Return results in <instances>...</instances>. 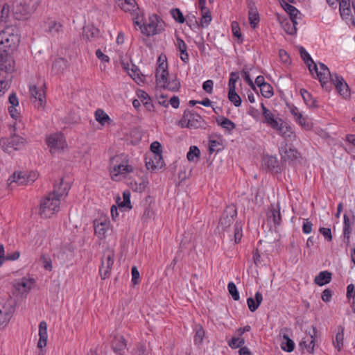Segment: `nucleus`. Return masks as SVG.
<instances>
[{"mask_svg": "<svg viewBox=\"0 0 355 355\" xmlns=\"http://www.w3.org/2000/svg\"><path fill=\"white\" fill-rule=\"evenodd\" d=\"M155 78L157 85L159 87L176 92L180 87V82L175 76L168 78L167 59L164 54L158 57Z\"/></svg>", "mask_w": 355, "mask_h": 355, "instance_id": "obj_1", "label": "nucleus"}, {"mask_svg": "<svg viewBox=\"0 0 355 355\" xmlns=\"http://www.w3.org/2000/svg\"><path fill=\"white\" fill-rule=\"evenodd\" d=\"M134 167L130 164L128 155L120 153L112 157L110 159L109 172L111 179L121 181L128 175L133 173Z\"/></svg>", "mask_w": 355, "mask_h": 355, "instance_id": "obj_2", "label": "nucleus"}, {"mask_svg": "<svg viewBox=\"0 0 355 355\" xmlns=\"http://www.w3.org/2000/svg\"><path fill=\"white\" fill-rule=\"evenodd\" d=\"M65 191L61 193L60 191L55 193H49L40 200L39 214L42 218H50L60 210V198Z\"/></svg>", "mask_w": 355, "mask_h": 355, "instance_id": "obj_3", "label": "nucleus"}, {"mask_svg": "<svg viewBox=\"0 0 355 355\" xmlns=\"http://www.w3.org/2000/svg\"><path fill=\"white\" fill-rule=\"evenodd\" d=\"M300 55L302 58L306 63L311 73L315 72L321 85H327V79L330 78V71L329 68L323 63H319V67L313 62L310 55L303 48L300 49Z\"/></svg>", "mask_w": 355, "mask_h": 355, "instance_id": "obj_4", "label": "nucleus"}, {"mask_svg": "<svg viewBox=\"0 0 355 355\" xmlns=\"http://www.w3.org/2000/svg\"><path fill=\"white\" fill-rule=\"evenodd\" d=\"M19 41V35L13 26H7L0 32V50L12 51L17 47Z\"/></svg>", "mask_w": 355, "mask_h": 355, "instance_id": "obj_5", "label": "nucleus"}, {"mask_svg": "<svg viewBox=\"0 0 355 355\" xmlns=\"http://www.w3.org/2000/svg\"><path fill=\"white\" fill-rule=\"evenodd\" d=\"M178 125L189 129H205L207 123L200 115L187 110L184 111L182 119L179 121Z\"/></svg>", "mask_w": 355, "mask_h": 355, "instance_id": "obj_6", "label": "nucleus"}, {"mask_svg": "<svg viewBox=\"0 0 355 355\" xmlns=\"http://www.w3.org/2000/svg\"><path fill=\"white\" fill-rule=\"evenodd\" d=\"M39 0H21L13 8L15 19L21 20L27 19L37 9Z\"/></svg>", "mask_w": 355, "mask_h": 355, "instance_id": "obj_7", "label": "nucleus"}, {"mask_svg": "<svg viewBox=\"0 0 355 355\" xmlns=\"http://www.w3.org/2000/svg\"><path fill=\"white\" fill-rule=\"evenodd\" d=\"M14 312V300L10 296L0 298V329L8 324Z\"/></svg>", "mask_w": 355, "mask_h": 355, "instance_id": "obj_8", "label": "nucleus"}, {"mask_svg": "<svg viewBox=\"0 0 355 355\" xmlns=\"http://www.w3.org/2000/svg\"><path fill=\"white\" fill-rule=\"evenodd\" d=\"M134 23L139 27L141 33L147 36L155 35L161 31L162 21L156 15L150 16L146 24H141L138 19H134Z\"/></svg>", "mask_w": 355, "mask_h": 355, "instance_id": "obj_9", "label": "nucleus"}, {"mask_svg": "<svg viewBox=\"0 0 355 355\" xmlns=\"http://www.w3.org/2000/svg\"><path fill=\"white\" fill-rule=\"evenodd\" d=\"M327 85L325 86L321 85L327 91H329L331 89L332 84L335 86L337 92L344 98H347L350 96V92L347 84L344 81L342 77L337 76L336 74L332 75L330 73V78H328Z\"/></svg>", "mask_w": 355, "mask_h": 355, "instance_id": "obj_10", "label": "nucleus"}, {"mask_svg": "<svg viewBox=\"0 0 355 355\" xmlns=\"http://www.w3.org/2000/svg\"><path fill=\"white\" fill-rule=\"evenodd\" d=\"M114 251L111 248H107L101 258V265L99 269V273L102 279L107 278L112 270L114 261Z\"/></svg>", "mask_w": 355, "mask_h": 355, "instance_id": "obj_11", "label": "nucleus"}, {"mask_svg": "<svg viewBox=\"0 0 355 355\" xmlns=\"http://www.w3.org/2000/svg\"><path fill=\"white\" fill-rule=\"evenodd\" d=\"M262 110V122L266 124L268 127L277 130V129L282 125V119L276 116L271 110L268 109L263 103L261 104Z\"/></svg>", "mask_w": 355, "mask_h": 355, "instance_id": "obj_12", "label": "nucleus"}, {"mask_svg": "<svg viewBox=\"0 0 355 355\" xmlns=\"http://www.w3.org/2000/svg\"><path fill=\"white\" fill-rule=\"evenodd\" d=\"M46 144L52 153L63 150L67 146L64 135L62 133H54L46 138Z\"/></svg>", "mask_w": 355, "mask_h": 355, "instance_id": "obj_13", "label": "nucleus"}, {"mask_svg": "<svg viewBox=\"0 0 355 355\" xmlns=\"http://www.w3.org/2000/svg\"><path fill=\"white\" fill-rule=\"evenodd\" d=\"M31 98L37 109L44 108L46 103L45 91L42 87L40 88L36 85H31L29 88Z\"/></svg>", "mask_w": 355, "mask_h": 355, "instance_id": "obj_14", "label": "nucleus"}, {"mask_svg": "<svg viewBox=\"0 0 355 355\" xmlns=\"http://www.w3.org/2000/svg\"><path fill=\"white\" fill-rule=\"evenodd\" d=\"M267 220L268 223H272L275 229L279 227L282 225V214L280 212L279 203L271 204L266 213Z\"/></svg>", "mask_w": 355, "mask_h": 355, "instance_id": "obj_15", "label": "nucleus"}, {"mask_svg": "<svg viewBox=\"0 0 355 355\" xmlns=\"http://www.w3.org/2000/svg\"><path fill=\"white\" fill-rule=\"evenodd\" d=\"M15 60L10 52L7 50H0V70L6 73L12 72L15 70Z\"/></svg>", "mask_w": 355, "mask_h": 355, "instance_id": "obj_16", "label": "nucleus"}, {"mask_svg": "<svg viewBox=\"0 0 355 355\" xmlns=\"http://www.w3.org/2000/svg\"><path fill=\"white\" fill-rule=\"evenodd\" d=\"M290 112L293 116L295 122L299 124L303 129L309 130L313 128V123L308 118V116H304L297 107L294 105L291 106Z\"/></svg>", "mask_w": 355, "mask_h": 355, "instance_id": "obj_17", "label": "nucleus"}, {"mask_svg": "<svg viewBox=\"0 0 355 355\" xmlns=\"http://www.w3.org/2000/svg\"><path fill=\"white\" fill-rule=\"evenodd\" d=\"M35 284V279L32 277H23L13 284L15 290L20 294L28 293Z\"/></svg>", "mask_w": 355, "mask_h": 355, "instance_id": "obj_18", "label": "nucleus"}, {"mask_svg": "<svg viewBox=\"0 0 355 355\" xmlns=\"http://www.w3.org/2000/svg\"><path fill=\"white\" fill-rule=\"evenodd\" d=\"M116 4L124 12H130L132 16L136 15L137 17L133 19H139V8L135 0H117Z\"/></svg>", "mask_w": 355, "mask_h": 355, "instance_id": "obj_19", "label": "nucleus"}, {"mask_svg": "<svg viewBox=\"0 0 355 355\" xmlns=\"http://www.w3.org/2000/svg\"><path fill=\"white\" fill-rule=\"evenodd\" d=\"M39 340L37 347L40 349L39 355H44L45 350L43 349L46 346L47 343V324L45 321L40 322L39 324Z\"/></svg>", "mask_w": 355, "mask_h": 355, "instance_id": "obj_20", "label": "nucleus"}, {"mask_svg": "<svg viewBox=\"0 0 355 355\" xmlns=\"http://www.w3.org/2000/svg\"><path fill=\"white\" fill-rule=\"evenodd\" d=\"M236 216V209L234 207H227L220 219L219 227H221L223 229L230 227L233 223Z\"/></svg>", "mask_w": 355, "mask_h": 355, "instance_id": "obj_21", "label": "nucleus"}, {"mask_svg": "<svg viewBox=\"0 0 355 355\" xmlns=\"http://www.w3.org/2000/svg\"><path fill=\"white\" fill-rule=\"evenodd\" d=\"M110 221L107 219L96 220L94 221V232L95 234L100 239H103L105 238V234L110 228Z\"/></svg>", "mask_w": 355, "mask_h": 355, "instance_id": "obj_22", "label": "nucleus"}, {"mask_svg": "<svg viewBox=\"0 0 355 355\" xmlns=\"http://www.w3.org/2000/svg\"><path fill=\"white\" fill-rule=\"evenodd\" d=\"M45 31L53 37L62 32V25L55 20L49 19L44 24Z\"/></svg>", "mask_w": 355, "mask_h": 355, "instance_id": "obj_23", "label": "nucleus"}, {"mask_svg": "<svg viewBox=\"0 0 355 355\" xmlns=\"http://www.w3.org/2000/svg\"><path fill=\"white\" fill-rule=\"evenodd\" d=\"M116 202L117 206L120 209H123L125 211H129L132 209L131 202H130V193L129 191H125L123 193V200L121 197L118 196L116 199Z\"/></svg>", "mask_w": 355, "mask_h": 355, "instance_id": "obj_24", "label": "nucleus"}, {"mask_svg": "<svg viewBox=\"0 0 355 355\" xmlns=\"http://www.w3.org/2000/svg\"><path fill=\"white\" fill-rule=\"evenodd\" d=\"M127 346L126 340L123 336H115L112 342V347L113 350L121 354Z\"/></svg>", "mask_w": 355, "mask_h": 355, "instance_id": "obj_25", "label": "nucleus"}, {"mask_svg": "<svg viewBox=\"0 0 355 355\" xmlns=\"http://www.w3.org/2000/svg\"><path fill=\"white\" fill-rule=\"evenodd\" d=\"M28 177L27 173L24 172L15 173L12 176L8 179V184L11 185L15 182L18 185L28 184Z\"/></svg>", "mask_w": 355, "mask_h": 355, "instance_id": "obj_26", "label": "nucleus"}, {"mask_svg": "<svg viewBox=\"0 0 355 355\" xmlns=\"http://www.w3.org/2000/svg\"><path fill=\"white\" fill-rule=\"evenodd\" d=\"M263 300L262 294L259 292L255 293L254 299L252 297H248L247 299L248 306L250 311L254 312L261 304Z\"/></svg>", "mask_w": 355, "mask_h": 355, "instance_id": "obj_27", "label": "nucleus"}, {"mask_svg": "<svg viewBox=\"0 0 355 355\" xmlns=\"http://www.w3.org/2000/svg\"><path fill=\"white\" fill-rule=\"evenodd\" d=\"M25 141L23 137L14 134L8 139V146L18 150L24 146Z\"/></svg>", "mask_w": 355, "mask_h": 355, "instance_id": "obj_28", "label": "nucleus"}, {"mask_svg": "<svg viewBox=\"0 0 355 355\" xmlns=\"http://www.w3.org/2000/svg\"><path fill=\"white\" fill-rule=\"evenodd\" d=\"M280 4L284 10L289 15L290 19L297 20V16L300 12L295 6L289 4L285 0H281Z\"/></svg>", "mask_w": 355, "mask_h": 355, "instance_id": "obj_29", "label": "nucleus"}, {"mask_svg": "<svg viewBox=\"0 0 355 355\" xmlns=\"http://www.w3.org/2000/svg\"><path fill=\"white\" fill-rule=\"evenodd\" d=\"M276 131L279 135H280L285 139H291L292 138H294L295 137V135L291 127L288 125L284 121H282V125H279V127L277 129Z\"/></svg>", "mask_w": 355, "mask_h": 355, "instance_id": "obj_30", "label": "nucleus"}, {"mask_svg": "<svg viewBox=\"0 0 355 355\" xmlns=\"http://www.w3.org/2000/svg\"><path fill=\"white\" fill-rule=\"evenodd\" d=\"M175 46L180 52V59L183 62H187L189 60V55L187 51V47L185 42L180 37H177Z\"/></svg>", "mask_w": 355, "mask_h": 355, "instance_id": "obj_31", "label": "nucleus"}, {"mask_svg": "<svg viewBox=\"0 0 355 355\" xmlns=\"http://www.w3.org/2000/svg\"><path fill=\"white\" fill-rule=\"evenodd\" d=\"M338 3L341 17L347 19L351 15L349 0H339Z\"/></svg>", "mask_w": 355, "mask_h": 355, "instance_id": "obj_32", "label": "nucleus"}, {"mask_svg": "<svg viewBox=\"0 0 355 355\" xmlns=\"http://www.w3.org/2000/svg\"><path fill=\"white\" fill-rule=\"evenodd\" d=\"M331 279V273L328 271L320 272L314 279V282L319 285L323 286L330 282Z\"/></svg>", "mask_w": 355, "mask_h": 355, "instance_id": "obj_33", "label": "nucleus"}, {"mask_svg": "<svg viewBox=\"0 0 355 355\" xmlns=\"http://www.w3.org/2000/svg\"><path fill=\"white\" fill-rule=\"evenodd\" d=\"M297 22L295 19L284 20L282 22V26L286 33L294 35L297 32L296 25Z\"/></svg>", "mask_w": 355, "mask_h": 355, "instance_id": "obj_34", "label": "nucleus"}, {"mask_svg": "<svg viewBox=\"0 0 355 355\" xmlns=\"http://www.w3.org/2000/svg\"><path fill=\"white\" fill-rule=\"evenodd\" d=\"M202 12V18H201V26L202 27H207L211 21V15L209 10L205 7V4L199 5Z\"/></svg>", "mask_w": 355, "mask_h": 355, "instance_id": "obj_35", "label": "nucleus"}, {"mask_svg": "<svg viewBox=\"0 0 355 355\" xmlns=\"http://www.w3.org/2000/svg\"><path fill=\"white\" fill-rule=\"evenodd\" d=\"M351 224L352 222L349 217L345 214L344 215V225H343V236L345 239V243L347 245L349 244V238L351 234Z\"/></svg>", "mask_w": 355, "mask_h": 355, "instance_id": "obj_36", "label": "nucleus"}, {"mask_svg": "<svg viewBox=\"0 0 355 355\" xmlns=\"http://www.w3.org/2000/svg\"><path fill=\"white\" fill-rule=\"evenodd\" d=\"M300 94L305 102V103L311 107H318V104H317V101L315 99H314L313 97H312V95L308 92L306 89H302L300 90Z\"/></svg>", "mask_w": 355, "mask_h": 355, "instance_id": "obj_37", "label": "nucleus"}, {"mask_svg": "<svg viewBox=\"0 0 355 355\" xmlns=\"http://www.w3.org/2000/svg\"><path fill=\"white\" fill-rule=\"evenodd\" d=\"M339 331L336 335V339L334 341V345L338 351H340L343 347L344 340V327L342 326L338 327Z\"/></svg>", "mask_w": 355, "mask_h": 355, "instance_id": "obj_38", "label": "nucleus"}, {"mask_svg": "<svg viewBox=\"0 0 355 355\" xmlns=\"http://www.w3.org/2000/svg\"><path fill=\"white\" fill-rule=\"evenodd\" d=\"M284 341L281 343V348L286 352H291L293 351L295 347L294 342L289 338L288 336L286 334H284L282 336Z\"/></svg>", "mask_w": 355, "mask_h": 355, "instance_id": "obj_39", "label": "nucleus"}, {"mask_svg": "<svg viewBox=\"0 0 355 355\" xmlns=\"http://www.w3.org/2000/svg\"><path fill=\"white\" fill-rule=\"evenodd\" d=\"M95 119L101 125H105L111 121L110 116L101 109H98L95 112Z\"/></svg>", "mask_w": 355, "mask_h": 355, "instance_id": "obj_40", "label": "nucleus"}, {"mask_svg": "<svg viewBox=\"0 0 355 355\" xmlns=\"http://www.w3.org/2000/svg\"><path fill=\"white\" fill-rule=\"evenodd\" d=\"M265 165L271 171L277 170L279 168V163L276 157L267 156L263 159Z\"/></svg>", "mask_w": 355, "mask_h": 355, "instance_id": "obj_41", "label": "nucleus"}, {"mask_svg": "<svg viewBox=\"0 0 355 355\" xmlns=\"http://www.w3.org/2000/svg\"><path fill=\"white\" fill-rule=\"evenodd\" d=\"M216 121L218 125L229 131L234 130L236 127L234 122L224 116L220 117V119H217Z\"/></svg>", "mask_w": 355, "mask_h": 355, "instance_id": "obj_42", "label": "nucleus"}, {"mask_svg": "<svg viewBox=\"0 0 355 355\" xmlns=\"http://www.w3.org/2000/svg\"><path fill=\"white\" fill-rule=\"evenodd\" d=\"M195 336L194 342L196 344H202L205 337V331L200 324L196 325L195 327Z\"/></svg>", "mask_w": 355, "mask_h": 355, "instance_id": "obj_43", "label": "nucleus"}, {"mask_svg": "<svg viewBox=\"0 0 355 355\" xmlns=\"http://www.w3.org/2000/svg\"><path fill=\"white\" fill-rule=\"evenodd\" d=\"M248 18L250 26L252 28H255L259 21V15L255 9H250L248 13Z\"/></svg>", "mask_w": 355, "mask_h": 355, "instance_id": "obj_44", "label": "nucleus"}, {"mask_svg": "<svg viewBox=\"0 0 355 355\" xmlns=\"http://www.w3.org/2000/svg\"><path fill=\"white\" fill-rule=\"evenodd\" d=\"M150 150L154 153V158L155 160L157 159L161 161L162 157L161 155V145L158 141H154L150 145Z\"/></svg>", "mask_w": 355, "mask_h": 355, "instance_id": "obj_45", "label": "nucleus"}, {"mask_svg": "<svg viewBox=\"0 0 355 355\" xmlns=\"http://www.w3.org/2000/svg\"><path fill=\"white\" fill-rule=\"evenodd\" d=\"M347 297L348 299L352 298V307L353 312L355 313V286L352 284L347 287Z\"/></svg>", "mask_w": 355, "mask_h": 355, "instance_id": "obj_46", "label": "nucleus"}, {"mask_svg": "<svg viewBox=\"0 0 355 355\" xmlns=\"http://www.w3.org/2000/svg\"><path fill=\"white\" fill-rule=\"evenodd\" d=\"M260 90L263 96L267 98L272 96L274 94L272 87L267 83L260 87Z\"/></svg>", "mask_w": 355, "mask_h": 355, "instance_id": "obj_47", "label": "nucleus"}, {"mask_svg": "<svg viewBox=\"0 0 355 355\" xmlns=\"http://www.w3.org/2000/svg\"><path fill=\"white\" fill-rule=\"evenodd\" d=\"M300 345V346L304 345L309 352L313 353L315 345V339L313 336L310 334L308 340H302Z\"/></svg>", "mask_w": 355, "mask_h": 355, "instance_id": "obj_48", "label": "nucleus"}, {"mask_svg": "<svg viewBox=\"0 0 355 355\" xmlns=\"http://www.w3.org/2000/svg\"><path fill=\"white\" fill-rule=\"evenodd\" d=\"M146 165L148 169L155 170L161 168L163 166V161H159L158 159L155 160V158H153L146 162Z\"/></svg>", "mask_w": 355, "mask_h": 355, "instance_id": "obj_49", "label": "nucleus"}, {"mask_svg": "<svg viewBox=\"0 0 355 355\" xmlns=\"http://www.w3.org/2000/svg\"><path fill=\"white\" fill-rule=\"evenodd\" d=\"M228 98L236 107H239L241 104V97L236 94V91H229Z\"/></svg>", "mask_w": 355, "mask_h": 355, "instance_id": "obj_50", "label": "nucleus"}, {"mask_svg": "<svg viewBox=\"0 0 355 355\" xmlns=\"http://www.w3.org/2000/svg\"><path fill=\"white\" fill-rule=\"evenodd\" d=\"M10 16V7L5 3L0 11V21L6 22Z\"/></svg>", "mask_w": 355, "mask_h": 355, "instance_id": "obj_51", "label": "nucleus"}, {"mask_svg": "<svg viewBox=\"0 0 355 355\" xmlns=\"http://www.w3.org/2000/svg\"><path fill=\"white\" fill-rule=\"evenodd\" d=\"M69 189V185L67 183L64 184L63 180L62 179L60 180L59 184H58V186H54V189L51 193H55V191H60V192L61 193L65 191L66 193L63 194L62 196H66L68 194Z\"/></svg>", "mask_w": 355, "mask_h": 355, "instance_id": "obj_52", "label": "nucleus"}, {"mask_svg": "<svg viewBox=\"0 0 355 355\" xmlns=\"http://www.w3.org/2000/svg\"><path fill=\"white\" fill-rule=\"evenodd\" d=\"M200 150L196 146H191L187 153V157L189 161H194L195 158L198 157Z\"/></svg>", "mask_w": 355, "mask_h": 355, "instance_id": "obj_53", "label": "nucleus"}, {"mask_svg": "<svg viewBox=\"0 0 355 355\" xmlns=\"http://www.w3.org/2000/svg\"><path fill=\"white\" fill-rule=\"evenodd\" d=\"M227 288L230 294L232 295V298L234 300H239V294L237 291L236 286L234 282H230L227 285Z\"/></svg>", "mask_w": 355, "mask_h": 355, "instance_id": "obj_54", "label": "nucleus"}, {"mask_svg": "<svg viewBox=\"0 0 355 355\" xmlns=\"http://www.w3.org/2000/svg\"><path fill=\"white\" fill-rule=\"evenodd\" d=\"M244 339L241 338H232L229 342L228 345L233 349H236L241 347L244 344Z\"/></svg>", "mask_w": 355, "mask_h": 355, "instance_id": "obj_55", "label": "nucleus"}, {"mask_svg": "<svg viewBox=\"0 0 355 355\" xmlns=\"http://www.w3.org/2000/svg\"><path fill=\"white\" fill-rule=\"evenodd\" d=\"M297 152L295 149L292 148L291 146L287 148V146L285 148L284 150V155L283 157L284 158H288V159H294L297 157Z\"/></svg>", "mask_w": 355, "mask_h": 355, "instance_id": "obj_56", "label": "nucleus"}, {"mask_svg": "<svg viewBox=\"0 0 355 355\" xmlns=\"http://www.w3.org/2000/svg\"><path fill=\"white\" fill-rule=\"evenodd\" d=\"M173 17L179 23H183L184 21V17L178 8H173L171 11Z\"/></svg>", "mask_w": 355, "mask_h": 355, "instance_id": "obj_57", "label": "nucleus"}, {"mask_svg": "<svg viewBox=\"0 0 355 355\" xmlns=\"http://www.w3.org/2000/svg\"><path fill=\"white\" fill-rule=\"evenodd\" d=\"M98 30L93 27H87L84 29L83 35L90 40L98 35Z\"/></svg>", "mask_w": 355, "mask_h": 355, "instance_id": "obj_58", "label": "nucleus"}, {"mask_svg": "<svg viewBox=\"0 0 355 355\" xmlns=\"http://www.w3.org/2000/svg\"><path fill=\"white\" fill-rule=\"evenodd\" d=\"M65 60L63 58L56 59L52 65V69L56 70L58 72L63 69V66L65 65Z\"/></svg>", "mask_w": 355, "mask_h": 355, "instance_id": "obj_59", "label": "nucleus"}, {"mask_svg": "<svg viewBox=\"0 0 355 355\" xmlns=\"http://www.w3.org/2000/svg\"><path fill=\"white\" fill-rule=\"evenodd\" d=\"M239 79V76L235 73H231L229 80V91H236V82Z\"/></svg>", "mask_w": 355, "mask_h": 355, "instance_id": "obj_60", "label": "nucleus"}, {"mask_svg": "<svg viewBox=\"0 0 355 355\" xmlns=\"http://www.w3.org/2000/svg\"><path fill=\"white\" fill-rule=\"evenodd\" d=\"M146 185L147 182L144 180H142V181L139 184L135 182V184H133V183L131 182L132 189L137 192L144 191L145 188L146 187Z\"/></svg>", "mask_w": 355, "mask_h": 355, "instance_id": "obj_61", "label": "nucleus"}, {"mask_svg": "<svg viewBox=\"0 0 355 355\" xmlns=\"http://www.w3.org/2000/svg\"><path fill=\"white\" fill-rule=\"evenodd\" d=\"M40 259L42 261L44 268L49 271H51L53 267L51 259L46 255H42Z\"/></svg>", "mask_w": 355, "mask_h": 355, "instance_id": "obj_62", "label": "nucleus"}, {"mask_svg": "<svg viewBox=\"0 0 355 355\" xmlns=\"http://www.w3.org/2000/svg\"><path fill=\"white\" fill-rule=\"evenodd\" d=\"M139 69L137 67L132 66V68L131 69V73H128L129 75L135 80L143 81V77L139 76Z\"/></svg>", "mask_w": 355, "mask_h": 355, "instance_id": "obj_63", "label": "nucleus"}, {"mask_svg": "<svg viewBox=\"0 0 355 355\" xmlns=\"http://www.w3.org/2000/svg\"><path fill=\"white\" fill-rule=\"evenodd\" d=\"M132 272V282L134 285H136L139 283V272L136 266H133L131 270Z\"/></svg>", "mask_w": 355, "mask_h": 355, "instance_id": "obj_64", "label": "nucleus"}]
</instances>
